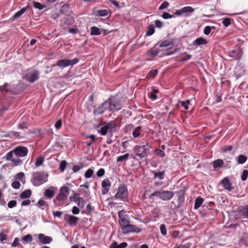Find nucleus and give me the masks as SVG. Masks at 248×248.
Segmentation results:
<instances>
[{
	"label": "nucleus",
	"mask_w": 248,
	"mask_h": 248,
	"mask_svg": "<svg viewBox=\"0 0 248 248\" xmlns=\"http://www.w3.org/2000/svg\"><path fill=\"white\" fill-rule=\"evenodd\" d=\"M108 109L110 111H117L121 108V105L114 97H110L106 101Z\"/></svg>",
	"instance_id": "obj_4"
},
{
	"label": "nucleus",
	"mask_w": 248,
	"mask_h": 248,
	"mask_svg": "<svg viewBox=\"0 0 248 248\" xmlns=\"http://www.w3.org/2000/svg\"><path fill=\"white\" fill-rule=\"evenodd\" d=\"M189 103V100H187L186 101H182L181 102V105L185 108V109L187 110L188 109Z\"/></svg>",
	"instance_id": "obj_55"
},
{
	"label": "nucleus",
	"mask_w": 248,
	"mask_h": 248,
	"mask_svg": "<svg viewBox=\"0 0 248 248\" xmlns=\"http://www.w3.org/2000/svg\"><path fill=\"white\" fill-rule=\"evenodd\" d=\"M123 233L124 234L130 232H140V230L134 225L128 224L123 230Z\"/></svg>",
	"instance_id": "obj_13"
},
{
	"label": "nucleus",
	"mask_w": 248,
	"mask_h": 248,
	"mask_svg": "<svg viewBox=\"0 0 248 248\" xmlns=\"http://www.w3.org/2000/svg\"><path fill=\"white\" fill-rule=\"evenodd\" d=\"M67 165V162L65 160H63L61 162L60 165V169L62 171H63L66 167Z\"/></svg>",
	"instance_id": "obj_46"
},
{
	"label": "nucleus",
	"mask_w": 248,
	"mask_h": 248,
	"mask_svg": "<svg viewBox=\"0 0 248 248\" xmlns=\"http://www.w3.org/2000/svg\"><path fill=\"white\" fill-rule=\"evenodd\" d=\"M56 190V188L54 187H50L49 188L46 190L45 192L44 196L48 199H52L55 193V191Z\"/></svg>",
	"instance_id": "obj_17"
},
{
	"label": "nucleus",
	"mask_w": 248,
	"mask_h": 248,
	"mask_svg": "<svg viewBox=\"0 0 248 248\" xmlns=\"http://www.w3.org/2000/svg\"><path fill=\"white\" fill-rule=\"evenodd\" d=\"M128 195V190L124 185H121L118 189V191L115 195L116 199H124Z\"/></svg>",
	"instance_id": "obj_8"
},
{
	"label": "nucleus",
	"mask_w": 248,
	"mask_h": 248,
	"mask_svg": "<svg viewBox=\"0 0 248 248\" xmlns=\"http://www.w3.org/2000/svg\"><path fill=\"white\" fill-rule=\"evenodd\" d=\"M127 246V244L126 242H123L120 245H118L116 241H114L110 246L109 248H125Z\"/></svg>",
	"instance_id": "obj_23"
},
{
	"label": "nucleus",
	"mask_w": 248,
	"mask_h": 248,
	"mask_svg": "<svg viewBox=\"0 0 248 248\" xmlns=\"http://www.w3.org/2000/svg\"><path fill=\"white\" fill-rule=\"evenodd\" d=\"M38 239L40 242L43 244H48L53 241V239L51 237L46 236L43 233L39 234Z\"/></svg>",
	"instance_id": "obj_15"
},
{
	"label": "nucleus",
	"mask_w": 248,
	"mask_h": 248,
	"mask_svg": "<svg viewBox=\"0 0 248 248\" xmlns=\"http://www.w3.org/2000/svg\"><path fill=\"white\" fill-rule=\"evenodd\" d=\"M33 6L37 9H38L39 10H42L43 9L44 6L40 2H33Z\"/></svg>",
	"instance_id": "obj_47"
},
{
	"label": "nucleus",
	"mask_w": 248,
	"mask_h": 248,
	"mask_svg": "<svg viewBox=\"0 0 248 248\" xmlns=\"http://www.w3.org/2000/svg\"><path fill=\"white\" fill-rule=\"evenodd\" d=\"M75 201L80 208H83L85 205V201L82 197L75 198Z\"/></svg>",
	"instance_id": "obj_28"
},
{
	"label": "nucleus",
	"mask_w": 248,
	"mask_h": 248,
	"mask_svg": "<svg viewBox=\"0 0 248 248\" xmlns=\"http://www.w3.org/2000/svg\"><path fill=\"white\" fill-rule=\"evenodd\" d=\"M69 193V188L66 186H62L60 189V193L57 196L56 199L60 202L65 201Z\"/></svg>",
	"instance_id": "obj_10"
},
{
	"label": "nucleus",
	"mask_w": 248,
	"mask_h": 248,
	"mask_svg": "<svg viewBox=\"0 0 248 248\" xmlns=\"http://www.w3.org/2000/svg\"><path fill=\"white\" fill-rule=\"evenodd\" d=\"M31 194V191L30 189H28L22 192L20 195V197L21 199H26L30 197Z\"/></svg>",
	"instance_id": "obj_29"
},
{
	"label": "nucleus",
	"mask_w": 248,
	"mask_h": 248,
	"mask_svg": "<svg viewBox=\"0 0 248 248\" xmlns=\"http://www.w3.org/2000/svg\"><path fill=\"white\" fill-rule=\"evenodd\" d=\"M78 30L77 28H71L69 29L68 31L72 34H76L78 33Z\"/></svg>",
	"instance_id": "obj_64"
},
{
	"label": "nucleus",
	"mask_w": 248,
	"mask_h": 248,
	"mask_svg": "<svg viewBox=\"0 0 248 248\" xmlns=\"http://www.w3.org/2000/svg\"><path fill=\"white\" fill-rule=\"evenodd\" d=\"M159 46L160 47L170 46V48L173 46V44L171 41L166 40L160 43Z\"/></svg>",
	"instance_id": "obj_31"
},
{
	"label": "nucleus",
	"mask_w": 248,
	"mask_h": 248,
	"mask_svg": "<svg viewBox=\"0 0 248 248\" xmlns=\"http://www.w3.org/2000/svg\"><path fill=\"white\" fill-rule=\"evenodd\" d=\"M221 183L224 187V188L228 190L229 191H231L233 189V187L232 186L231 184L227 177H225L224 178L222 181Z\"/></svg>",
	"instance_id": "obj_18"
},
{
	"label": "nucleus",
	"mask_w": 248,
	"mask_h": 248,
	"mask_svg": "<svg viewBox=\"0 0 248 248\" xmlns=\"http://www.w3.org/2000/svg\"><path fill=\"white\" fill-rule=\"evenodd\" d=\"M160 230L161 232V234L164 235L166 236L167 234V229L166 228V226L164 224H161L160 226Z\"/></svg>",
	"instance_id": "obj_44"
},
{
	"label": "nucleus",
	"mask_w": 248,
	"mask_h": 248,
	"mask_svg": "<svg viewBox=\"0 0 248 248\" xmlns=\"http://www.w3.org/2000/svg\"><path fill=\"white\" fill-rule=\"evenodd\" d=\"M12 186L15 189H18L20 187V184L18 181H15L12 183Z\"/></svg>",
	"instance_id": "obj_56"
},
{
	"label": "nucleus",
	"mask_w": 248,
	"mask_h": 248,
	"mask_svg": "<svg viewBox=\"0 0 248 248\" xmlns=\"http://www.w3.org/2000/svg\"><path fill=\"white\" fill-rule=\"evenodd\" d=\"M16 201L15 200H12L10 201L8 203V207L10 208H12L13 207H15L16 206Z\"/></svg>",
	"instance_id": "obj_48"
},
{
	"label": "nucleus",
	"mask_w": 248,
	"mask_h": 248,
	"mask_svg": "<svg viewBox=\"0 0 248 248\" xmlns=\"http://www.w3.org/2000/svg\"><path fill=\"white\" fill-rule=\"evenodd\" d=\"M215 29V28L214 26H212V27L209 26H206L204 28V29L203 30V33L206 35H209V33L211 32L212 29Z\"/></svg>",
	"instance_id": "obj_41"
},
{
	"label": "nucleus",
	"mask_w": 248,
	"mask_h": 248,
	"mask_svg": "<svg viewBox=\"0 0 248 248\" xmlns=\"http://www.w3.org/2000/svg\"><path fill=\"white\" fill-rule=\"evenodd\" d=\"M28 127V124L27 123L23 122L18 124V128L22 129H27Z\"/></svg>",
	"instance_id": "obj_49"
},
{
	"label": "nucleus",
	"mask_w": 248,
	"mask_h": 248,
	"mask_svg": "<svg viewBox=\"0 0 248 248\" xmlns=\"http://www.w3.org/2000/svg\"><path fill=\"white\" fill-rule=\"evenodd\" d=\"M213 167L215 169H219L221 168L224 164V162L222 159H217L213 162Z\"/></svg>",
	"instance_id": "obj_24"
},
{
	"label": "nucleus",
	"mask_w": 248,
	"mask_h": 248,
	"mask_svg": "<svg viewBox=\"0 0 248 248\" xmlns=\"http://www.w3.org/2000/svg\"><path fill=\"white\" fill-rule=\"evenodd\" d=\"M108 14L107 10H98L94 12V15L97 16H106Z\"/></svg>",
	"instance_id": "obj_27"
},
{
	"label": "nucleus",
	"mask_w": 248,
	"mask_h": 248,
	"mask_svg": "<svg viewBox=\"0 0 248 248\" xmlns=\"http://www.w3.org/2000/svg\"><path fill=\"white\" fill-rule=\"evenodd\" d=\"M62 125V121L61 120H58L56 121L55 124V127L56 129H59L61 128Z\"/></svg>",
	"instance_id": "obj_51"
},
{
	"label": "nucleus",
	"mask_w": 248,
	"mask_h": 248,
	"mask_svg": "<svg viewBox=\"0 0 248 248\" xmlns=\"http://www.w3.org/2000/svg\"><path fill=\"white\" fill-rule=\"evenodd\" d=\"M159 193L158 198L163 201H169L174 195L172 192L167 190L159 191Z\"/></svg>",
	"instance_id": "obj_12"
},
{
	"label": "nucleus",
	"mask_w": 248,
	"mask_h": 248,
	"mask_svg": "<svg viewBox=\"0 0 248 248\" xmlns=\"http://www.w3.org/2000/svg\"><path fill=\"white\" fill-rule=\"evenodd\" d=\"M78 220V217L70 215L69 216L67 220V222L70 226H75L77 224Z\"/></svg>",
	"instance_id": "obj_21"
},
{
	"label": "nucleus",
	"mask_w": 248,
	"mask_h": 248,
	"mask_svg": "<svg viewBox=\"0 0 248 248\" xmlns=\"http://www.w3.org/2000/svg\"><path fill=\"white\" fill-rule=\"evenodd\" d=\"M240 214L244 218H248V206H246L240 210Z\"/></svg>",
	"instance_id": "obj_30"
},
{
	"label": "nucleus",
	"mask_w": 248,
	"mask_h": 248,
	"mask_svg": "<svg viewBox=\"0 0 248 248\" xmlns=\"http://www.w3.org/2000/svg\"><path fill=\"white\" fill-rule=\"evenodd\" d=\"M159 52L158 48H152L149 51V53L153 57L156 56Z\"/></svg>",
	"instance_id": "obj_42"
},
{
	"label": "nucleus",
	"mask_w": 248,
	"mask_h": 248,
	"mask_svg": "<svg viewBox=\"0 0 248 248\" xmlns=\"http://www.w3.org/2000/svg\"><path fill=\"white\" fill-rule=\"evenodd\" d=\"M6 159L12 162L14 166H18L22 164V161L18 157H16L14 153L9 152L6 156Z\"/></svg>",
	"instance_id": "obj_9"
},
{
	"label": "nucleus",
	"mask_w": 248,
	"mask_h": 248,
	"mask_svg": "<svg viewBox=\"0 0 248 248\" xmlns=\"http://www.w3.org/2000/svg\"><path fill=\"white\" fill-rule=\"evenodd\" d=\"M155 32V27L153 25H150L148 27V30L146 31V34L148 36H150L153 34Z\"/></svg>",
	"instance_id": "obj_35"
},
{
	"label": "nucleus",
	"mask_w": 248,
	"mask_h": 248,
	"mask_svg": "<svg viewBox=\"0 0 248 248\" xmlns=\"http://www.w3.org/2000/svg\"><path fill=\"white\" fill-rule=\"evenodd\" d=\"M107 103L106 101L102 103L100 106L94 109V113L95 115L100 114L106 110H108L107 106Z\"/></svg>",
	"instance_id": "obj_16"
},
{
	"label": "nucleus",
	"mask_w": 248,
	"mask_h": 248,
	"mask_svg": "<svg viewBox=\"0 0 248 248\" xmlns=\"http://www.w3.org/2000/svg\"><path fill=\"white\" fill-rule=\"evenodd\" d=\"M155 26L157 28H161L163 26V23L161 21L158 20H156L155 21Z\"/></svg>",
	"instance_id": "obj_62"
},
{
	"label": "nucleus",
	"mask_w": 248,
	"mask_h": 248,
	"mask_svg": "<svg viewBox=\"0 0 248 248\" xmlns=\"http://www.w3.org/2000/svg\"><path fill=\"white\" fill-rule=\"evenodd\" d=\"M191 56L189 54H185L184 56L182 58V60L185 61L189 60Z\"/></svg>",
	"instance_id": "obj_63"
},
{
	"label": "nucleus",
	"mask_w": 248,
	"mask_h": 248,
	"mask_svg": "<svg viewBox=\"0 0 248 248\" xmlns=\"http://www.w3.org/2000/svg\"><path fill=\"white\" fill-rule=\"evenodd\" d=\"M91 32L90 34L91 35H99L101 34V32H104V34H105V30L104 29H100L97 27H92L90 28Z\"/></svg>",
	"instance_id": "obj_20"
},
{
	"label": "nucleus",
	"mask_w": 248,
	"mask_h": 248,
	"mask_svg": "<svg viewBox=\"0 0 248 248\" xmlns=\"http://www.w3.org/2000/svg\"><path fill=\"white\" fill-rule=\"evenodd\" d=\"M248 176V170H244L242 172V174L241 175V180L243 181H245L247 180Z\"/></svg>",
	"instance_id": "obj_45"
},
{
	"label": "nucleus",
	"mask_w": 248,
	"mask_h": 248,
	"mask_svg": "<svg viewBox=\"0 0 248 248\" xmlns=\"http://www.w3.org/2000/svg\"><path fill=\"white\" fill-rule=\"evenodd\" d=\"M78 62V60L77 58L73 60L62 59L58 61L56 65L61 68H64L70 65H73L77 63Z\"/></svg>",
	"instance_id": "obj_6"
},
{
	"label": "nucleus",
	"mask_w": 248,
	"mask_h": 248,
	"mask_svg": "<svg viewBox=\"0 0 248 248\" xmlns=\"http://www.w3.org/2000/svg\"><path fill=\"white\" fill-rule=\"evenodd\" d=\"M39 72L37 70H33L28 73L25 76V78L31 83H33L37 80L39 77Z\"/></svg>",
	"instance_id": "obj_11"
},
{
	"label": "nucleus",
	"mask_w": 248,
	"mask_h": 248,
	"mask_svg": "<svg viewBox=\"0 0 248 248\" xmlns=\"http://www.w3.org/2000/svg\"><path fill=\"white\" fill-rule=\"evenodd\" d=\"M26 10V8H23L20 10L16 12L14 16V18H16L20 17L22 14H23Z\"/></svg>",
	"instance_id": "obj_39"
},
{
	"label": "nucleus",
	"mask_w": 248,
	"mask_h": 248,
	"mask_svg": "<svg viewBox=\"0 0 248 248\" xmlns=\"http://www.w3.org/2000/svg\"><path fill=\"white\" fill-rule=\"evenodd\" d=\"M158 71L157 70H151L149 73V75H150L151 76L153 77H155L156 76L157 74Z\"/></svg>",
	"instance_id": "obj_61"
},
{
	"label": "nucleus",
	"mask_w": 248,
	"mask_h": 248,
	"mask_svg": "<svg viewBox=\"0 0 248 248\" xmlns=\"http://www.w3.org/2000/svg\"><path fill=\"white\" fill-rule=\"evenodd\" d=\"M193 43L194 45L200 46L206 44L207 42L205 39L202 37H199L196 39Z\"/></svg>",
	"instance_id": "obj_26"
},
{
	"label": "nucleus",
	"mask_w": 248,
	"mask_h": 248,
	"mask_svg": "<svg viewBox=\"0 0 248 248\" xmlns=\"http://www.w3.org/2000/svg\"><path fill=\"white\" fill-rule=\"evenodd\" d=\"M183 15L186 16H189L194 11V9L191 6H186L182 8Z\"/></svg>",
	"instance_id": "obj_22"
},
{
	"label": "nucleus",
	"mask_w": 248,
	"mask_h": 248,
	"mask_svg": "<svg viewBox=\"0 0 248 248\" xmlns=\"http://www.w3.org/2000/svg\"><path fill=\"white\" fill-rule=\"evenodd\" d=\"M48 175L45 172H36L32 173L31 182L33 186H38L47 181Z\"/></svg>",
	"instance_id": "obj_1"
},
{
	"label": "nucleus",
	"mask_w": 248,
	"mask_h": 248,
	"mask_svg": "<svg viewBox=\"0 0 248 248\" xmlns=\"http://www.w3.org/2000/svg\"><path fill=\"white\" fill-rule=\"evenodd\" d=\"M158 92L157 89H155L154 88L152 92L148 93V96L149 98L152 99L153 100H155L156 99L157 96L156 95V93Z\"/></svg>",
	"instance_id": "obj_33"
},
{
	"label": "nucleus",
	"mask_w": 248,
	"mask_h": 248,
	"mask_svg": "<svg viewBox=\"0 0 248 248\" xmlns=\"http://www.w3.org/2000/svg\"><path fill=\"white\" fill-rule=\"evenodd\" d=\"M105 174V170L103 168L100 169L97 172L96 175L98 177H101Z\"/></svg>",
	"instance_id": "obj_54"
},
{
	"label": "nucleus",
	"mask_w": 248,
	"mask_h": 248,
	"mask_svg": "<svg viewBox=\"0 0 248 248\" xmlns=\"http://www.w3.org/2000/svg\"><path fill=\"white\" fill-rule=\"evenodd\" d=\"M155 153L160 157H163L165 156L164 152L161 149H156L155 150Z\"/></svg>",
	"instance_id": "obj_53"
},
{
	"label": "nucleus",
	"mask_w": 248,
	"mask_h": 248,
	"mask_svg": "<svg viewBox=\"0 0 248 248\" xmlns=\"http://www.w3.org/2000/svg\"><path fill=\"white\" fill-rule=\"evenodd\" d=\"M242 56L241 50L239 48H236L235 50L230 52V56L234 59L238 60Z\"/></svg>",
	"instance_id": "obj_19"
},
{
	"label": "nucleus",
	"mask_w": 248,
	"mask_h": 248,
	"mask_svg": "<svg viewBox=\"0 0 248 248\" xmlns=\"http://www.w3.org/2000/svg\"><path fill=\"white\" fill-rule=\"evenodd\" d=\"M46 202L42 200H39L38 202V205L40 207L46 206Z\"/></svg>",
	"instance_id": "obj_60"
},
{
	"label": "nucleus",
	"mask_w": 248,
	"mask_h": 248,
	"mask_svg": "<svg viewBox=\"0 0 248 248\" xmlns=\"http://www.w3.org/2000/svg\"><path fill=\"white\" fill-rule=\"evenodd\" d=\"M116 124L114 121H111L108 123H105L104 124L100 125L97 127L98 132L101 135H106L108 131L111 132L116 131Z\"/></svg>",
	"instance_id": "obj_2"
},
{
	"label": "nucleus",
	"mask_w": 248,
	"mask_h": 248,
	"mask_svg": "<svg viewBox=\"0 0 248 248\" xmlns=\"http://www.w3.org/2000/svg\"><path fill=\"white\" fill-rule=\"evenodd\" d=\"M162 17L164 19H169L172 18L173 16L168 13L165 12L162 14Z\"/></svg>",
	"instance_id": "obj_58"
},
{
	"label": "nucleus",
	"mask_w": 248,
	"mask_h": 248,
	"mask_svg": "<svg viewBox=\"0 0 248 248\" xmlns=\"http://www.w3.org/2000/svg\"><path fill=\"white\" fill-rule=\"evenodd\" d=\"M24 177V173L22 172H19L16 175V179L21 181Z\"/></svg>",
	"instance_id": "obj_57"
},
{
	"label": "nucleus",
	"mask_w": 248,
	"mask_h": 248,
	"mask_svg": "<svg viewBox=\"0 0 248 248\" xmlns=\"http://www.w3.org/2000/svg\"><path fill=\"white\" fill-rule=\"evenodd\" d=\"M101 186L103 187V189L102 190V194L103 195H105L109 191V188L111 186L110 182L108 179H105L102 182Z\"/></svg>",
	"instance_id": "obj_14"
},
{
	"label": "nucleus",
	"mask_w": 248,
	"mask_h": 248,
	"mask_svg": "<svg viewBox=\"0 0 248 248\" xmlns=\"http://www.w3.org/2000/svg\"><path fill=\"white\" fill-rule=\"evenodd\" d=\"M44 160H45L44 157H43L41 155L39 156L36 158V161L35 163V166L36 167H39L41 166L43 164V163L44 161Z\"/></svg>",
	"instance_id": "obj_32"
},
{
	"label": "nucleus",
	"mask_w": 248,
	"mask_h": 248,
	"mask_svg": "<svg viewBox=\"0 0 248 248\" xmlns=\"http://www.w3.org/2000/svg\"><path fill=\"white\" fill-rule=\"evenodd\" d=\"M93 174V170L91 169H89L85 173V177L86 178H91Z\"/></svg>",
	"instance_id": "obj_43"
},
{
	"label": "nucleus",
	"mask_w": 248,
	"mask_h": 248,
	"mask_svg": "<svg viewBox=\"0 0 248 248\" xmlns=\"http://www.w3.org/2000/svg\"><path fill=\"white\" fill-rule=\"evenodd\" d=\"M169 6V3L167 1L163 2L159 8V10H163L168 7Z\"/></svg>",
	"instance_id": "obj_50"
},
{
	"label": "nucleus",
	"mask_w": 248,
	"mask_h": 248,
	"mask_svg": "<svg viewBox=\"0 0 248 248\" xmlns=\"http://www.w3.org/2000/svg\"><path fill=\"white\" fill-rule=\"evenodd\" d=\"M223 24L225 27H228L231 24V19L229 18H225L222 21Z\"/></svg>",
	"instance_id": "obj_52"
},
{
	"label": "nucleus",
	"mask_w": 248,
	"mask_h": 248,
	"mask_svg": "<svg viewBox=\"0 0 248 248\" xmlns=\"http://www.w3.org/2000/svg\"><path fill=\"white\" fill-rule=\"evenodd\" d=\"M247 159V157L244 155H240L237 159V161L239 164L244 163Z\"/></svg>",
	"instance_id": "obj_40"
},
{
	"label": "nucleus",
	"mask_w": 248,
	"mask_h": 248,
	"mask_svg": "<svg viewBox=\"0 0 248 248\" xmlns=\"http://www.w3.org/2000/svg\"><path fill=\"white\" fill-rule=\"evenodd\" d=\"M22 240L24 243L31 242L32 240V237L31 234H27L22 237Z\"/></svg>",
	"instance_id": "obj_37"
},
{
	"label": "nucleus",
	"mask_w": 248,
	"mask_h": 248,
	"mask_svg": "<svg viewBox=\"0 0 248 248\" xmlns=\"http://www.w3.org/2000/svg\"><path fill=\"white\" fill-rule=\"evenodd\" d=\"M11 152L14 153L16 157H22L28 155V150L26 147L18 146Z\"/></svg>",
	"instance_id": "obj_7"
},
{
	"label": "nucleus",
	"mask_w": 248,
	"mask_h": 248,
	"mask_svg": "<svg viewBox=\"0 0 248 248\" xmlns=\"http://www.w3.org/2000/svg\"><path fill=\"white\" fill-rule=\"evenodd\" d=\"M152 172L154 174V178L158 179L159 180L164 179L165 176V172L164 171L161 172H155V171H153Z\"/></svg>",
	"instance_id": "obj_25"
},
{
	"label": "nucleus",
	"mask_w": 248,
	"mask_h": 248,
	"mask_svg": "<svg viewBox=\"0 0 248 248\" xmlns=\"http://www.w3.org/2000/svg\"><path fill=\"white\" fill-rule=\"evenodd\" d=\"M141 127L140 126H137L135 128L132 132V135L134 138H137L140 135V131Z\"/></svg>",
	"instance_id": "obj_36"
},
{
	"label": "nucleus",
	"mask_w": 248,
	"mask_h": 248,
	"mask_svg": "<svg viewBox=\"0 0 248 248\" xmlns=\"http://www.w3.org/2000/svg\"><path fill=\"white\" fill-rule=\"evenodd\" d=\"M129 155L128 154H125L123 155L119 156L117 158V162H123L124 161L127 160L128 158Z\"/></svg>",
	"instance_id": "obj_38"
},
{
	"label": "nucleus",
	"mask_w": 248,
	"mask_h": 248,
	"mask_svg": "<svg viewBox=\"0 0 248 248\" xmlns=\"http://www.w3.org/2000/svg\"><path fill=\"white\" fill-rule=\"evenodd\" d=\"M203 202V200L202 198H197L195 200V204H194L195 209H198V208H199L202 204Z\"/></svg>",
	"instance_id": "obj_34"
},
{
	"label": "nucleus",
	"mask_w": 248,
	"mask_h": 248,
	"mask_svg": "<svg viewBox=\"0 0 248 248\" xmlns=\"http://www.w3.org/2000/svg\"><path fill=\"white\" fill-rule=\"evenodd\" d=\"M118 214L119 218V223L121 228L123 230L130 223L129 217L127 215L125 214V211L123 210L120 211Z\"/></svg>",
	"instance_id": "obj_5"
},
{
	"label": "nucleus",
	"mask_w": 248,
	"mask_h": 248,
	"mask_svg": "<svg viewBox=\"0 0 248 248\" xmlns=\"http://www.w3.org/2000/svg\"><path fill=\"white\" fill-rule=\"evenodd\" d=\"M72 212L74 215H78L79 213V209L77 206H74L72 208Z\"/></svg>",
	"instance_id": "obj_59"
},
{
	"label": "nucleus",
	"mask_w": 248,
	"mask_h": 248,
	"mask_svg": "<svg viewBox=\"0 0 248 248\" xmlns=\"http://www.w3.org/2000/svg\"><path fill=\"white\" fill-rule=\"evenodd\" d=\"M149 148L150 147L147 144L135 146L134 150L136 154L133 156V158L137 159L136 156H139L140 158L142 159L147 157Z\"/></svg>",
	"instance_id": "obj_3"
}]
</instances>
